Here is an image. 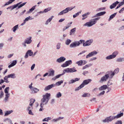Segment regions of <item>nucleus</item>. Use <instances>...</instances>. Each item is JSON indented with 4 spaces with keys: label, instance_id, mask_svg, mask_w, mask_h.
Masks as SVG:
<instances>
[{
    "label": "nucleus",
    "instance_id": "1",
    "mask_svg": "<svg viewBox=\"0 0 124 124\" xmlns=\"http://www.w3.org/2000/svg\"><path fill=\"white\" fill-rule=\"evenodd\" d=\"M50 96V93H46L45 95L43 96V98L41 100V103L40 104L41 108L39 109L40 111H42L43 109V107L45 104H46L48 102Z\"/></svg>",
    "mask_w": 124,
    "mask_h": 124
},
{
    "label": "nucleus",
    "instance_id": "2",
    "mask_svg": "<svg viewBox=\"0 0 124 124\" xmlns=\"http://www.w3.org/2000/svg\"><path fill=\"white\" fill-rule=\"evenodd\" d=\"M123 113L118 114L116 116H110L107 117L105 120H103V121L104 122H108L111 121L115 119L119 118L123 116Z\"/></svg>",
    "mask_w": 124,
    "mask_h": 124
},
{
    "label": "nucleus",
    "instance_id": "3",
    "mask_svg": "<svg viewBox=\"0 0 124 124\" xmlns=\"http://www.w3.org/2000/svg\"><path fill=\"white\" fill-rule=\"evenodd\" d=\"M22 2H20L19 3H18L16 4V5H14L12 6H10L9 7H8L7 8V9H11V10L14 9L15 8H16L18 6V8H19L23 6H24L26 4V2H24L23 3V4L20 5L19 6V5H20L21 3H22Z\"/></svg>",
    "mask_w": 124,
    "mask_h": 124
},
{
    "label": "nucleus",
    "instance_id": "4",
    "mask_svg": "<svg viewBox=\"0 0 124 124\" xmlns=\"http://www.w3.org/2000/svg\"><path fill=\"white\" fill-rule=\"evenodd\" d=\"M92 81L91 79H88L84 80L83 83L77 88V89H76V90H78L83 87L84 86L88 84Z\"/></svg>",
    "mask_w": 124,
    "mask_h": 124
},
{
    "label": "nucleus",
    "instance_id": "5",
    "mask_svg": "<svg viewBox=\"0 0 124 124\" xmlns=\"http://www.w3.org/2000/svg\"><path fill=\"white\" fill-rule=\"evenodd\" d=\"M109 76H110V74H109V73L108 71L106 74L101 78L99 81L100 82L102 83L103 82L106 81L109 78Z\"/></svg>",
    "mask_w": 124,
    "mask_h": 124
},
{
    "label": "nucleus",
    "instance_id": "6",
    "mask_svg": "<svg viewBox=\"0 0 124 124\" xmlns=\"http://www.w3.org/2000/svg\"><path fill=\"white\" fill-rule=\"evenodd\" d=\"M100 19V17H98L93 19V21L90 22H87L84 25L85 26H91L95 24L97 21L98 20Z\"/></svg>",
    "mask_w": 124,
    "mask_h": 124
},
{
    "label": "nucleus",
    "instance_id": "7",
    "mask_svg": "<svg viewBox=\"0 0 124 124\" xmlns=\"http://www.w3.org/2000/svg\"><path fill=\"white\" fill-rule=\"evenodd\" d=\"M75 7H68L66 8L65 9L61 12L59 13L58 14V15H61L64 14L68 12L69 11L72 10Z\"/></svg>",
    "mask_w": 124,
    "mask_h": 124
},
{
    "label": "nucleus",
    "instance_id": "8",
    "mask_svg": "<svg viewBox=\"0 0 124 124\" xmlns=\"http://www.w3.org/2000/svg\"><path fill=\"white\" fill-rule=\"evenodd\" d=\"M119 69L118 68H117L114 70V71L112 72V71H109V74H110V76L112 78L113 76H114L115 74H117L119 72Z\"/></svg>",
    "mask_w": 124,
    "mask_h": 124
},
{
    "label": "nucleus",
    "instance_id": "9",
    "mask_svg": "<svg viewBox=\"0 0 124 124\" xmlns=\"http://www.w3.org/2000/svg\"><path fill=\"white\" fill-rule=\"evenodd\" d=\"M97 52L96 51H93L89 53L88 55H87L86 56V58H88L89 57L92 56L93 55H96L97 54Z\"/></svg>",
    "mask_w": 124,
    "mask_h": 124
},
{
    "label": "nucleus",
    "instance_id": "10",
    "mask_svg": "<svg viewBox=\"0 0 124 124\" xmlns=\"http://www.w3.org/2000/svg\"><path fill=\"white\" fill-rule=\"evenodd\" d=\"M72 63V61L71 60L66 61L65 63L63 64L62 65V66L64 67H67L70 64Z\"/></svg>",
    "mask_w": 124,
    "mask_h": 124
},
{
    "label": "nucleus",
    "instance_id": "11",
    "mask_svg": "<svg viewBox=\"0 0 124 124\" xmlns=\"http://www.w3.org/2000/svg\"><path fill=\"white\" fill-rule=\"evenodd\" d=\"M33 54V52L31 50H28L24 56L25 58H27L28 57V54H29V56H31Z\"/></svg>",
    "mask_w": 124,
    "mask_h": 124
},
{
    "label": "nucleus",
    "instance_id": "12",
    "mask_svg": "<svg viewBox=\"0 0 124 124\" xmlns=\"http://www.w3.org/2000/svg\"><path fill=\"white\" fill-rule=\"evenodd\" d=\"M55 86V84H52L51 85H50L46 86L44 90L45 91L48 90Z\"/></svg>",
    "mask_w": 124,
    "mask_h": 124
},
{
    "label": "nucleus",
    "instance_id": "13",
    "mask_svg": "<svg viewBox=\"0 0 124 124\" xmlns=\"http://www.w3.org/2000/svg\"><path fill=\"white\" fill-rule=\"evenodd\" d=\"M79 46V43H78L77 41H75L71 43L70 45V47H75Z\"/></svg>",
    "mask_w": 124,
    "mask_h": 124
},
{
    "label": "nucleus",
    "instance_id": "14",
    "mask_svg": "<svg viewBox=\"0 0 124 124\" xmlns=\"http://www.w3.org/2000/svg\"><path fill=\"white\" fill-rule=\"evenodd\" d=\"M92 41L91 40H88L84 43H83V45L84 46H88L91 45Z\"/></svg>",
    "mask_w": 124,
    "mask_h": 124
},
{
    "label": "nucleus",
    "instance_id": "15",
    "mask_svg": "<svg viewBox=\"0 0 124 124\" xmlns=\"http://www.w3.org/2000/svg\"><path fill=\"white\" fill-rule=\"evenodd\" d=\"M31 39V37H29V38H27L25 40V43L28 44L31 43L32 41Z\"/></svg>",
    "mask_w": 124,
    "mask_h": 124
},
{
    "label": "nucleus",
    "instance_id": "16",
    "mask_svg": "<svg viewBox=\"0 0 124 124\" xmlns=\"http://www.w3.org/2000/svg\"><path fill=\"white\" fill-rule=\"evenodd\" d=\"M80 78H76L74 79H72L70 80V81L69 82V84H72L74 83L76 81H78L79 80Z\"/></svg>",
    "mask_w": 124,
    "mask_h": 124
},
{
    "label": "nucleus",
    "instance_id": "17",
    "mask_svg": "<svg viewBox=\"0 0 124 124\" xmlns=\"http://www.w3.org/2000/svg\"><path fill=\"white\" fill-rule=\"evenodd\" d=\"M65 58L64 57H61L58 59L57 60V61L59 62H63L65 60Z\"/></svg>",
    "mask_w": 124,
    "mask_h": 124
},
{
    "label": "nucleus",
    "instance_id": "18",
    "mask_svg": "<svg viewBox=\"0 0 124 124\" xmlns=\"http://www.w3.org/2000/svg\"><path fill=\"white\" fill-rule=\"evenodd\" d=\"M119 3V2L118 1H116L110 6V8L111 9L114 8L115 7L116 5Z\"/></svg>",
    "mask_w": 124,
    "mask_h": 124
},
{
    "label": "nucleus",
    "instance_id": "19",
    "mask_svg": "<svg viewBox=\"0 0 124 124\" xmlns=\"http://www.w3.org/2000/svg\"><path fill=\"white\" fill-rule=\"evenodd\" d=\"M108 88L107 85H104L101 86L99 88V89L100 91H101L103 90H105Z\"/></svg>",
    "mask_w": 124,
    "mask_h": 124
},
{
    "label": "nucleus",
    "instance_id": "20",
    "mask_svg": "<svg viewBox=\"0 0 124 124\" xmlns=\"http://www.w3.org/2000/svg\"><path fill=\"white\" fill-rule=\"evenodd\" d=\"M30 88L31 91L34 92V93H36L39 91V90L37 89L34 88L32 86L31 87V86H30Z\"/></svg>",
    "mask_w": 124,
    "mask_h": 124
},
{
    "label": "nucleus",
    "instance_id": "21",
    "mask_svg": "<svg viewBox=\"0 0 124 124\" xmlns=\"http://www.w3.org/2000/svg\"><path fill=\"white\" fill-rule=\"evenodd\" d=\"M106 13V12L104 11L103 12H101L100 13H98L96 14V16H102L104 15Z\"/></svg>",
    "mask_w": 124,
    "mask_h": 124
},
{
    "label": "nucleus",
    "instance_id": "22",
    "mask_svg": "<svg viewBox=\"0 0 124 124\" xmlns=\"http://www.w3.org/2000/svg\"><path fill=\"white\" fill-rule=\"evenodd\" d=\"M15 74L14 73L11 74L9 75H8L7 76L9 78H16L15 76Z\"/></svg>",
    "mask_w": 124,
    "mask_h": 124
},
{
    "label": "nucleus",
    "instance_id": "23",
    "mask_svg": "<svg viewBox=\"0 0 124 124\" xmlns=\"http://www.w3.org/2000/svg\"><path fill=\"white\" fill-rule=\"evenodd\" d=\"M54 71L53 70H50V71L49 72V74L48 76H54Z\"/></svg>",
    "mask_w": 124,
    "mask_h": 124
},
{
    "label": "nucleus",
    "instance_id": "24",
    "mask_svg": "<svg viewBox=\"0 0 124 124\" xmlns=\"http://www.w3.org/2000/svg\"><path fill=\"white\" fill-rule=\"evenodd\" d=\"M116 13H115L114 14H112L109 17V18L108 19V21H110V20H111V19L113 18L116 15Z\"/></svg>",
    "mask_w": 124,
    "mask_h": 124
},
{
    "label": "nucleus",
    "instance_id": "25",
    "mask_svg": "<svg viewBox=\"0 0 124 124\" xmlns=\"http://www.w3.org/2000/svg\"><path fill=\"white\" fill-rule=\"evenodd\" d=\"M13 111L11 110L10 111H7L5 113L4 115V116H6L8 115H9L11 113H12L13 112Z\"/></svg>",
    "mask_w": 124,
    "mask_h": 124
},
{
    "label": "nucleus",
    "instance_id": "26",
    "mask_svg": "<svg viewBox=\"0 0 124 124\" xmlns=\"http://www.w3.org/2000/svg\"><path fill=\"white\" fill-rule=\"evenodd\" d=\"M54 17V16H52L50 18L48 19L46 23V24H48V23L50 22Z\"/></svg>",
    "mask_w": 124,
    "mask_h": 124
},
{
    "label": "nucleus",
    "instance_id": "27",
    "mask_svg": "<svg viewBox=\"0 0 124 124\" xmlns=\"http://www.w3.org/2000/svg\"><path fill=\"white\" fill-rule=\"evenodd\" d=\"M18 24L17 25L14 26L12 29L13 31L14 32H15L16 31L17 29L18 28Z\"/></svg>",
    "mask_w": 124,
    "mask_h": 124
},
{
    "label": "nucleus",
    "instance_id": "28",
    "mask_svg": "<svg viewBox=\"0 0 124 124\" xmlns=\"http://www.w3.org/2000/svg\"><path fill=\"white\" fill-rule=\"evenodd\" d=\"M115 57V56H113L112 55H111L107 56L106 57V59H110Z\"/></svg>",
    "mask_w": 124,
    "mask_h": 124
},
{
    "label": "nucleus",
    "instance_id": "29",
    "mask_svg": "<svg viewBox=\"0 0 124 124\" xmlns=\"http://www.w3.org/2000/svg\"><path fill=\"white\" fill-rule=\"evenodd\" d=\"M35 101V99H31L30 103V105L31 106H32L33 104L34 103Z\"/></svg>",
    "mask_w": 124,
    "mask_h": 124
},
{
    "label": "nucleus",
    "instance_id": "30",
    "mask_svg": "<svg viewBox=\"0 0 124 124\" xmlns=\"http://www.w3.org/2000/svg\"><path fill=\"white\" fill-rule=\"evenodd\" d=\"M76 28H75L72 29L70 32V35H71L74 33V32L75 31Z\"/></svg>",
    "mask_w": 124,
    "mask_h": 124
},
{
    "label": "nucleus",
    "instance_id": "31",
    "mask_svg": "<svg viewBox=\"0 0 124 124\" xmlns=\"http://www.w3.org/2000/svg\"><path fill=\"white\" fill-rule=\"evenodd\" d=\"M83 63V61L81 60L77 62L76 63L79 66H81L82 65Z\"/></svg>",
    "mask_w": 124,
    "mask_h": 124
},
{
    "label": "nucleus",
    "instance_id": "32",
    "mask_svg": "<svg viewBox=\"0 0 124 124\" xmlns=\"http://www.w3.org/2000/svg\"><path fill=\"white\" fill-rule=\"evenodd\" d=\"M7 76H6L4 78V81L7 83H9V81L8 80V78H9Z\"/></svg>",
    "mask_w": 124,
    "mask_h": 124
},
{
    "label": "nucleus",
    "instance_id": "33",
    "mask_svg": "<svg viewBox=\"0 0 124 124\" xmlns=\"http://www.w3.org/2000/svg\"><path fill=\"white\" fill-rule=\"evenodd\" d=\"M63 82V81L61 80L60 81H58L56 82L55 84V86H59Z\"/></svg>",
    "mask_w": 124,
    "mask_h": 124
},
{
    "label": "nucleus",
    "instance_id": "34",
    "mask_svg": "<svg viewBox=\"0 0 124 124\" xmlns=\"http://www.w3.org/2000/svg\"><path fill=\"white\" fill-rule=\"evenodd\" d=\"M90 95V94L88 93H85L82 95V97H89Z\"/></svg>",
    "mask_w": 124,
    "mask_h": 124
},
{
    "label": "nucleus",
    "instance_id": "35",
    "mask_svg": "<svg viewBox=\"0 0 124 124\" xmlns=\"http://www.w3.org/2000/svg\"><path fill=\"white\" fill-rule=\"evenodd\" d=\"M77 71V70H75V68H70V72H72Z\"/></svg>",
    "mask_w": 124,
    "mask_h": 124
},
{
    "label": "nucleus",
    "instance_id": "36",
    "mask_svg": "<svg viewBox=\"0 0 124 124\" xmlns=\"http://www.w3.org/2000/svg\"><path fill=\"white\" fill-rule=\"evenodd\" d=\"M78 43H79V45L80 44H82V43H84L85 42V40H80L78 41H77Z\"/></svg>",
    "mask_w": 124,
    "mask_h": 124
},
{
    "label": "nucleus",
    "instance_id": "37",
    "mask_svg": "<svg viewBox=\"0 0 124 124\" xmlns=\"http://www.w3.org/2000/svg\"><path fill=\"white\" fill-rule=\"evenodd\" d=\"M71 40L69 39H67V40L65 42V44L66 45H68L71 42Z\"/></svg>",
    "mask_w": 124,
    "mask_h": 124
},
{
    "label": "nucleus",
    "instance_id": "38",
    "mask_svg": "<svg viewBox=\"0 0 124 124\" xmlns=\"http://www.w3.org/2000/svg\"><path fill=\"white\" fill-rule=\"evenodd\" d=\"M124 60L123 58H120L117 59V61L118 62H121Z\"/></svg>",
    "mask_w": 124,
    "mask_h": 124
},
{
    "label": "nucleus",
    "instance_id": "39",
    "mask_svg": "<svg viewBox=\"0 0 124 124\" xmlns=\"http://www.w3.org/2000/svg\"><path fill=\"white\" fill-rule=\"evenodd\" d=\"M9 87H6L4 90L5 93L6 94L8 93V91H9Z\"/></svg>",
    "mask_w": 124,
    "mask_h": 124
},
{
    "label": "nucleus",
    "instance_id": "40",
    "mask_svg": "<svg viewBox=\"0 0 124 124\" xmlns=\"http://www.w3.org/2000/svg\"><path fill=\"white\" fill-rule=\"evenodd\" d=\"M65 73V72H64L63 73H62V74H59V75H57L55 77V79H54V80H55L56 79L59 78V77H60V76L61 75H63Z\"/></svg>",
    "mask_w": 124,
    "mask_h": 124
},
{
    "label": "nucleus",
    "instance_id": "41",
    "mask_svg": "<svg viewBox=\"0 0 124 124\" xmlns=\"http://www.w3.org/2000/svg\"><path fill=\"white\" fill-rule=\"evenodd\" d=\"M62 96V94L60 92H58L56 95V97L57 98H59Z\"/></svg>",
    "mask_w": 124,
    "mask_h": 124
},
{
    "label": "nucleus",
    "instance_id": "42",
    "mask_svg": "<svg viewBox=\"0 0 124 124\" xmlns=\"http://www.w3.org/2000/svg\"><path fill=\"white\" fill-rule=\"evenodd\" d=\"M51 9V8H47L45 9L44 10V11L45 12H46L50 10Z\"/></svg>",
    "mask_w": 124,
    "mask_h": 124
},
{
    "label": "nucleus",
    "instance_id": "43",
    "mask_svg": "<svg viewBox=\"0 0 124 124\" xmlns=\"http://www.w3.org/2000/svg\"><path fill=\"white\" fill-rule=\"evenodd\" d=\"M50 119H51L49 117L46 118L44 119H43L42 120V121L43 122H44L45 121L48 122V120H50Z\"/></svg>",
    "mask_w": 124,
    "mask_h": 124
},
{
    "label": "nucleus",
    "instance_id": "44",
    "mask_svg": "<svg viewBox=\"0 0 124 124\" xmlns=\"http://www.w3.org/2000/svg\"><path fill=\"white\" fill-rule=\"evenodd\" d=\"M118 52L117 51H116L113 53L112 55H113V56H115V57L116 55L118 54Z\"/></svg>",
    "mask_w": 124,
    "mask_h": 124
},
{
    "label": "nucleus",
    "instance_id": "45",
    "mask_svg": "<svg viewBox=\"0 0 124 124\" xmlns=\"http://www.w3.org/2000/svg\"><path fill=\"white\" fill-rule=\"evenodd\" d=\"M63 72H70V68H67L64 70L63 71Z\"/></svg>",
    "mask_w": 124,
    "mask_h": 124
},
{
    "label": "nucleus",
    "instance_id": "46",
    "mask_svg": "<svg viewBox=\"0 0 124 124\" xmlns=\"http://www.w3.org/2000/svg\"><path fill=\"white\" fill-rule=\"evenodd\" d=\"M90 66V65H86L85 66H84L82 68L83 70L85 69L86 68H87Z\"/></svg>",
    "mask_w": 124,
    "mask_h": 124
},
{
    "label": "nucleus",
    "instance_id": "47",
    "mask_svg": "<svg viewBox=\"0 0 124 124\" xmlns=\"http://www.w3.org/2000/svg\"><path fill=\"white\" fill-rule=\"evenodd\" d=\"M105 91H103L101 92L98 95V96H101L102 95H103L105 93Z\"/></svg>",
    "mask_w": 124,
    "mask_h": 124
},
{
    "label": "nucleus",
    "instance_id": "48",
    "mask_svg": "<svg viewBox=\"0 0 124 124\" xmlns=\"http://www.w3.org/2000/svg\"><path fill=\"white\" fill-rule=\"evenodd\" d=\"M112 84V83L111 82V81L110 80H109L108 82V85L109 86V85H111Z\"/></svg>",
    "mask_w": 124,
    "mask_h": 124
},
{
    "label": "nucleus",
    "instance_id": "49",
    "mask_svg": "<svg viewBox=\"0 0 124 124\" xmlns=\"http://www.w3.org/2000/svg\"><path fill=\"white\" fill-rule=\"evenodd\" d=\"M115 124H122V122L121 121H118Z\"/></svg>",
    "mask_w": 124,
    "mask_h": 124
},
{
    "label": "nucleus",
    "instance_id": "50",
    "mask_svg": "<svg viewBox=\"0 0 124 124\" xmlns=\"http://www.w3.org/2000/svg\"><path fill=\"white\" fill-rule=\"evenodd\" d=\"M60 47V44L58 43L57 44L56 46L57 49H59Z\"/></svg>",
    "mask_w": 124,
    "mask_h": 124
},
{
    "label": "nucleus",
    "instance_id": "51",
    "mask_svg": "<svg viewBox=\"0 0 124 124\" xmlns=\"http://www.w3.org/2000/svg\"><path fill=\"white\" fill-rule=\"evenodd\" d=\"M4 93L3 92L1 91L0 94V98H1L3 95Z\"/></svg>",
    "mask_w": 124,
    "mask_h": 124
},
{
    "label": "nucleus",
    "instance_id": "52",
    "mask_svg": "<svg viewBox=\"0 0 124 124\" xmlns=\"http://www.w3.org/2000/svg\"><path fill=\"white\" fill-rule=\"evenodd\" d=\"M79 15V13L78 12L77 14L73 15V17L74 18L78 16Z\"/></svg>",
    "mask_w": 124,
    "mask_h": 124
},
{
    "label": "nucleus",
    "instance_id": "53",
    "mask_svg": "<svg viewBox=\"0 0 124 124\" xmlns=\"http://www.w3.org/2000/svg\"><path fill=\"white\" fill-rule=\"evenodd\" d=\"M16 63L17 62L16 61H14L13 62H12L11 63V64L13 65V66H14L16 64Z\"/></svg>",
    "mask_w": 124,
    "mask_h": 124
},
{
    "label": "nucleus",
    "instance_id": "54",
    "mask_svg": "<svg viewBox=\"0 0 124 124\" xmlns=\"http://www.w3.org/2000/svg\"><path fill=\"white\" fill-rule=\"evenodd\" d=\"M63 117H60L59 118H58V119H56L55 120H55V121H58V120H60V119H63Z\"/></svg>",
    "mask_w": 124,
    "mask_h": 124
},
{
    "label": "nucleus",
    "instance_id": "55",
    "mask_svg": "<svg viewBox=\"0 0 124 124\" xmlns=\"http://www.w3.org/2000/svg\"><path fill=\"white\" fill-rule=\"evenodd\" d=\"M35 64H33L31 67V70H32L34 68L35 66Z\"/></svg>",
    "mask_w": 124,
    "mask_h": 124
},
{
    "label": "nucleus",
    "instance_id": "56",
    "mask_svg": "<svg viewBox=\"0 0 124 124\" xmlns=\"http://www.w3.org/2000/svg\"><path fill=\"white\" fill-rule=\"evenodd\" d=\"M124 7L119 12V13H121V12L124 11Z\"/></svg>",
    "mask_w": 124,
    "mask_h": 124
},
{
    "label": "nucleus",
    "instance_id": "57",
    "mask_svg": "<svg viewBox=\"0 0 124 124\" xmlns=\"http://www.w3.org/2000/svg\"><path fill=\"white\" fill-rule=\"evenodd\" d=\"M4 82V81L3 79H1V80H0V85L2 83H3Z\"/></svg>",
    "mask_w": 124,
    "mask_h": 124
},
{
    "label": "nucleus",
    "instance_id": "58",
    "mask_svg": "<svg viewBox=\"0 0 124 124\" xmlns=\"http://www.w3.org/2000/svg\"><path fill=\"white\" fill-rule=\"evenodd\" d=\"M69 27V26H65L64 28L63 29V31H64L66 29L68 28Z\"/></svg>",
    "mask_w": 124,
    "mask_h": 124
},
{
    "label": "nucleus",
    "instance_id": "59",
    "mask_svg": "<svg viewBox=\"0 0 124 124\" xmlns=\"http://www.w3.org/2000/svg\"><path fill=\"white\" fill-rule=\"evenodd\" d=\"M33 11V9H32V8H31V9H30L29 11H28L27 12L28 13H31V12H32Z\"/></svg>",
    "mask_w": 124,
    "mask_h": 124
},
{
    "label": "nucleus",
    "instance_id": "60",
    "mask_svg": "<svg viewBox=\"0 0 124 124\" xmlns=\"http://www.w3.org/2000/svg\"><path fill=\"white\" fill-rule=\"evenodd\" d=\"M30 16H29V17H27L25 19L24 21L25 22L26 21H28L29 19H30V18L29 17Z\"/></svg>",
    "mask_w": 124,
    "mask_h": 124
},
{
    "label": "nucleus",
    "instance_id": "61",
    "mask_svg": "<svg viewBox=\"0 0 124 124\" xmlns=\"http://www.w3.org/2000/svg\"><path fill=\"white\" fill-rule=\"evenodd\" d=\"M13 55V54H10L9 55H8V58H11V57H12Z\"/></svg>",
    "mask_w": 124,
    "mask_h": 124
},
{
    "label": "nucleus",
    "instance_id": "62",
    "mask_svg": "<svg viewBox=\"0 0 124 124\" xmlns=\"http://www.w3.org/2000/svg\"><path fill=\"white\" fill-rule=\"evenodd\" d=\"M65 19H61L59 21V22H61L65 20Z\"/></svg>",
    "mask_w": 124,
    "mask_h": 124
},
{
    "label": "nucleus",
    "instance_id": "63",
    "mask_svg": "<svg viewBox=\"0 0 124 124\" xmlns=\"http://www.w3.org/2000/svg\"><path fill=\"white\" fill-rule=\"evenodd\" d=\"M29 114L33 115L32 112V111L31 110H29Z\"/></svg>",
    "mask_w": 124,
    "mask_h": 124
},
{
    "label": "nucleus",
    "instance_id": "64",
    "mask_svg": "<svg viewBox=\"0 0 124 124\" xmlns=\"http://www.w3.org/2000/svg\"><path fill=\"white\" fill-rule=\"evenodd\" d=\"M121 6L124 4V1L121 2L119 4Z\"/></svg>",
    "mask_w": 124,
    "mask_h": 124
}]
</instances>
